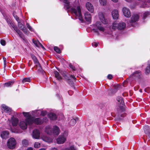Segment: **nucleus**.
Wrapping results in <instances>:
<instances>
[{
	"mask_svg": "<svg viewBox=\"0 0 150 150\" xmlns=\"http://www.w3.org/2000/svg\"><path fill=\"white\" fill-rule=\"evenodd\" d=\"M64 3V7L66 10L71 8V11L72 13H74L75 15L78 17L79 19L81 22L83 21L81 14L80 7L78 6L76 7V9L70 6V3L68 0H62Z\"/></svg>",
	"mask_w": 150,
	"mask_h": 150,
	"instance_id": "1",
	"label": "nucleus"
},
{
	"mask_svg": "<svg viewBox=\"0 0 150 150\" xmlns=\"http://www.w3.org/2000/svg\"><path fill=\"white\" fill-rule=\"evenodd\" d=\"M6 20L9 26L11 29L13 28L19 35V37L23 40H24V36L22 32L17 28L15 25L14 24L12 23L10 19L8 18H7Z\"/></svg>",
	"mask_w": 150,
	"mask_h": 150,
	"instance_id": "2",
	"label": "nucleus"
},
{
	"mask_svg": "<svg viewBox=\"0 0 150 150\" xmlns=\"http://www.w3.org/2000/svg\"><path fill=\"white\" fill-rule=\"evenodd\" d=\"M11 118L12 119V124L13 126V127L11 128V131L15 133H21L22 131L19 130L18 128L16 127L18 123V119L17 118H14L13 116H12Z\"/></svg>",
	"mask_w": 150,
	"mask_h": 150,
	"instance_id": "3",
	"label": "nucleus"
},
{
	"mask_svg": "<svg viewBox=\"0 0 150 150\" xmlns=\"http://www.w3.org/2000/svg\"><path fill=\"white\" fill-rule=\"evenodd\" d=\"M125 27L126 24L124 22L117 23L116 22H115L112 24V28L113 29L117 28L119 30H122L124 29Z\"/></svg>",
	"mask_w": 150,
	"mask_h": 150,
	"instance_id": "4",
	"label": "nucleus"
},
{
	"mask_svg": "<svg viewBox=\"0 0 150 150\" xmlns=\"http://www.w3.org/2000/svg\"><path fill=\"white\" fill-rule=\"evenodd\" d=\"M139 16L137 14L133 15L131 18V20L129 21V23L133 27H135V25L137 23L136 22L138 21Z\"/></svg>",
	"mask_w": 150,
	"mask_h": 150,
	"instance_id": "5",
	"label": "nucleus"
},
{
	"mask_svg": "<svg viewBox=\"0 0 150 150\" xmlns=\"http://www.w3.org/2000/svg\"><path fill=\"white\" fill-rule=\"evenodd\" d=\"M16 144L15 139L13 138L9 139L7 142V145L9 148L13 149L15 147Z\"/></svg>",
	"mask_w": 150,
	"mask_h": 150,
	"instance_id": "6",
	"label": "nucleus"
},
{
	"mask_svg": "<svg viewBox=\"0 0 150 150\" xmlns=\"http://www.w3.org/2000/svg\"><path fill=\"white\" fill-rule=\"evenodd\" d=\"M117 111L118 115L116 117V119L117 120H122V118H121V117H124L125 116V115L124 114H122L120 115L119 114L120 113L124 110V108L123 107L120 106L119 107V108H117Z\"/></svg>",
	"mask_w": 150,
	"mask_h": 150,
	"instance_id": "7",
	"label": "nucleus"
},
{
	"mask_svg": "<svg viewBox=\"0 0 150 150\" xmlns=\"http://www.w3.org/2000/svg\"><path fill=\"white\" fill-rule=\"evenodd\" d=\"M23 114L24 117H26L25 121L29 124L30 121L33 120V117L31 116L28 112H23Z\"/></svg>",
	"mask_w": 150,
	"mask_h": 150,
	"instance_id": "8",
	"label": "nucleus"
},
{
	"mask_svg": "<svg viewBox=\"0 0 150 150\" xmlns=\"http://www.w3.org/2000/svg\"><path fill=\"white\" fill-rule=\"evenodd\" d=\"M18 27L26 35H28L29 32L27 30L25 26L20 21L18 22Z\"/></svg>",
	"mask_w": 150,
	"mask_h": 150,
	"instance_id": "9",
	"label": "nucleus"
},
{
	"mask_svg": "<svg viewBox=\"0 0 150 150\" xmlns=\"http://www.w3.org/2000/svg\"><path fill=\"white\" fill-rule=\"evenodd\" d=\"M122 12L124 15L126 17L129 18L131 16V13L129 9L125 7L122 8Z\"/></svg>",
	"mask_w": 150,
	"mask_h": 150,
	"instance_id": "10",
	"label": "nucleus"
},
{
	"mask_svg": "<svg viewBox=\"0 0 150 150\" xmlns=\"http://www.w3.org/2000/svg\"><path fill=\"white\" fill-rule=\"evenodd\" d=\"M33 120L30 121L29 125L31 124L34 123L37 125L41 124H42V118H35L33 117Z\"/></svg>",
	"mask_w": 150,
	"mask_h": 150,
	"instance_id": "11",
	"label": "nucleus"
},
{
	"mask_svg": "<svg viewBox=\"0 0 150 150\" xmlns=\"http://www.w3.org/2000/svg\"><path fill=\"white\" fill-rule=\"evenodd\" d=\"M40 132L37 129H35L33 132V137L35 139H38L40 137Z\"/></svg>",
	"mask_w": 150,
	"mask_h": 150,
	"instance_id": "12",
	"label": "nucleus"
},
{
	"mask_svg": "<svg viewBox=\"0 0 150 150\" xmlns=\"http://www.w3.org/2000/svg\"><path fill=\"white\" fill-rule=\"evenodd\" d=\"M1 107L2 108V110H3L5 112L8 113L9 115L11 114L12 110L9 107L6 105L4 104L2 105Z\"/></svg>",
	"mask_w": 150,
	"mask_h": 150,
	"instance_id": "13",
	"label": "nucleus"
},
{
	"mask_svg": "<svg viewBox=\"0 0 150 150\" xmlns=\"http://www.w3.org/2000/svg\"><path fill=\"white\" fill-rule=\"evenodd\" d=\"M29 124L25 120L21 121L19 123V126L21 128L23 129H25L27 128L28 125Z\"/></svg>",
	"mask_w": 150,
	"mask_h": 150,
	"instance_id": "14",
	"label": "nucleus"
},
{
	"mask_svg": "<svg viewBox=\"0 0 150 150\" xmlns=\"http://www.w3.org/2000/svg\"><path fill=\"white\" fill-rule=\"evenodd\" d=\"M99 17L102 23L104 24H107V21L105 18L104 15L102 13L100 12L98 13Z\"/></svg>",
	"mask_w": 150,
	"mask_h": 150,
	"instance_id": "15",
	"label": "nucleus"
},
{
	"mask_svg": "<svg viewBox=\"0 0 150 150\" xmlns=\"http://www.w3.org/2000/svg\"><path fill=\"white\" fill-rule=\"evenodd\" d=\"M86 7L88 10L91 13L93 12L94 8L92 4L89 2H87L86 4Z\"/></svg>",
	"mask_w": 150,
	"mask_h": 150,
	"instance_id": "16",
	"label": "nucleus"
},
{
	"mask_svg": "<svg viewBox=\"0 0 150 150\" xmlns=\"http://www.w3.org/2000/svg\"><path fill=\"white\" fill-rule=\"evenodd\" d=\"M66 138L62 135L59 136L57 139V143L58 144H62L66 140Z\"/></svg>",
	"mask_w": 150,
	"mask_h": 150,
	"instance_id": "17",
	"label": "nucleus"
},
{
	"mask_svg": "<svg viewBox=\"0 0 150 150\" xmlns=\"http://www.w3.org/2000/svg\"><path fill=\"white\" fill-rule=\"evenodd\" d=\"M141 75V73L140 71H136L132 74L130 75V76L139 78L140 77Z\"/></svg>",
	"mask_w": 150,
	"mask_h": 150,
	"instance_id": "18",
	"label": "nucleus"
},
{
	"mask_svg": "<svg viewBox=\"0 0 150 150\" xmlns=\"http://www.w3.org/2000/svg\"><path fill=\"white\" fill-rule=\"evenodd\" d=\"M84 17L86 20L88 22H91V17L90 13L88 12H86L84 13Z\"/></svg>",
	"mask_w": 150,
	"mask_h": 150,
	"instance_id": "19",
	"label": "nucleus"
},
{
	"mask_svg": "<svg viewBox=\"0 0 150 150\" xmlns=\"http://www.w3.org/2000/svg\"><path fill=\"white\" fill-rule=\"evenodd\" d=\"M36 66L37 69V73L38 74L41 73L43 74L44 71L42 70L40 64L39 63L38 64H37L36 65Z\"/></svg>",
	"mask_w": 150,
	"mask_h": 150,
	"instance_id": "20",
	"label": "nucleus"
},
{
	"mask_svg": "<svg viewBox=\"0 0 150 150\" xmlns=\"http://www.w3.org/2000/svg\"><path fill=\"white\" fill-rule=\"evenodd\" d=\"M94 25L97 27L98 29L100 31H104L105 29L103 27L101 26V24L100 22H97Z\"/></svg>",
	"mask_w": 150,
	"mask_h": 150,
	"instance_id": "21",
	"label": "nucleus"
},
{
	"mask_svg": "<svg viewBox=\"0 0 150 150\" xmlns=\"http://www.w3.org/2000/svg\"><path fill=\"white\" fill-rule=\"evenodd\" d=\"M144 129L145 134L147 135L149 137L150 136V128L149 126L147 125H145L144 126Z\"/></svg>",
	"mask_w": 150,
	"mask_h": 150,
	"instance_id": "22",
	"label": "nucleus"
},
{
	"mask_svg": "<svg viewBox=\"0 0 150 150\" xmlns=\"http://www.w3.org/2000/svg\"><path fill=\"white\" fill-rule=\"evenodd\" d=\"M112 16L114 19H117L119 17L118 11L117 10H114L112 12Z\"/></svg>",
	"mask_w": 150,
	"mask_h": 150,
	"instance_id": "23",
	"label": "nucleus"
},
{
	"mask_svg": "<svg viewBox=\"0 0 150 150\" xmlns=\"http://www.w3.org/2000/svg\"><path fill=\"white\" fill-rule=\"evenodd\" d=\"M9 135L8 132L7 131H4L1 133V136L3 139H6Z\"/></svg>",
	"mask_w": 150,
	"mask_h": 150,
	"instance_id": "24",
	"label": "nucleus"
},
{
	"mask_svg": "<svg viewBox=\"0 0 150 150\" xmlns=\"http://www.w3.org/2000/svg\"><path fill=\"white\" fill-rule=\"evenodd\" d=\"M59 129L57 126H54L53 129V133L55 135H58L59 134Z\"/></svg>",
	"mask_w": 150,
	"mask_h": 150,
	"instance_id": "25",
	"label": "nucleus"
},
{
	"mask_svg": "<svg viewBox=\"0 0 150 150\" xmlns=\"http://www.w3.org/2000/svg\"><path fill=\"white\" fill-rule=\"evenodd\" d=\"M48 116L52 120H54L56 119L57 117L56 114L53 112H50L48 115Z\"/></svg>",
	"mask_w": 150,
	"mask_h": 150,
	"instance_id": "26",
	"label": "nucleus"
},
{
	"mask_svg": "<svg viewBox=\"0 0 150 150\" xmlns=\"http://www.w3.org/2000/svg\"><path fill=\"white\" fill-rule=\"evenodd\" d=\"M31 57L32 59H33V61L34 63L36 65L37 64H38L40 63L38 62V59L34 54H31Z\"/></svg>",
	"mask_w": 150,
	"mask_h": 150,
	"instance_id": "27",
	"label": "nucleus"
},
{
	"mask_svg": "<svg viewBox=\"0 0 150 150\" xmlns=\"http://www.w3.org/2000/svg\"><path fill=\"white\" fill-rule=\"evenodd\" d=\"M54 74L55 76L58 80L60 81L62 80V77L57 71H54Z\"/></svg>",
	"mask_w": 150,
	"mask_h": 150,
	"instance_id": "28",
	"label": "nucleus"
},
{
	"mask_svg": "<svg viewBox=\"0 0 150 150\" xmlns=\"http://www.w3.org/2000/svg\"><path fill=\"white\" fill-rule=\"evenodd\" d=\"M78 118H76V119H71L70 121L69 125L70 126H74L76 123V120H78Z\"/></svg>",
	"mask_w": 150,
	"mask_h": 150,
	"instance_id": "29",
	"label": "nucleus"
},
{
	"mask_svg": "<svg viewBox=\"0 0 150 150\" xmlns=\"http://www.w3.org/2000/svg\"><path fill=\"white\" fill-rule=\"evenodd\" d=\"M14 82V81H10L4 84V86L7 87H11L13 84Z\"/></svg>",
	"mask_w": 150,
	"mask_h": 150,
	"instance_id": "30",
	"label": "nucleus"
},
{
	"mask_svg": "<svg viewBox=\"0 0 150 150\" xmlns=\"http://www.w3.org/2000/svg\"><path fill=\"white\" fill-rule=\"evenodd\" d=\"M42 139L47 142H50L52 141L51 139L47 136L43 137H42Z\"/></svg>",
	"mask_w": 150,
	"mask_h": 150,
	"instance_id": "31",
	"label": "nucleus"
},
{
	"mask_svg": "<svg viewBox=\"0 0 150 150\" xmlns=\"http://www.w3.org/2000/svg\"><path fill=\"white\" fill-rule=\"evenodd\" d=\"M144 4H143L144 7H149L150 4V0H144Z\"/></svg>",
	"mask_w": 150,
	"mask_h": 150,
	"instance_id": "32",
	"label": "nucleus"
},
{
	"mask_svg": "<svg viewBox=\"0 0 150 150\" xmlns=\"http://www.w3.org/2000/svg\"><path fill=\"white\" fill-rule=\"evenodd\" d=\"M30 82V78H25L23 79L22 81V82L23 83H26L27 82Z\"/></svg>",
	"mask_w": 150,
	"mask_h": 150,
	"instance_id": "33",
	"label": "nucleus"
},
{
	"mask_svg": "<svg viewBox=\"0 0 150 150\" xmlns=\"http://www.w3.org/2000/svg\"><path fill=\"white\" fill-rule=\"evenodd\" d=\"M150 72V64H148L145 69V73L146 74H149Z\"/></svg>",
	"mask_w": 150,
	"mask_h": 150,
	"instance_id": "34",
	"label": "nucleus"
},
{
	"mask_svg": "<svg viewBox=\"0 0 150 150\" xmlns=\"http://www.w3.org/2000/svg\"><path fill=\"white\" fill-rule=\"evenodd\" d=\"M54 50L57 53H60L61 52V51L59 47L55 46L54 48Z\"/></svg>",
	"mask_w": 150,
	"mask_h": 150,
	"instance_id": "35",
	"label": "nucleus"
},
{
	"mask_svg": "<svg viewBox=\"0 0 150 150\" xmlns=\"http://www.w3.org/2000/svg\"><path fill=\"white\" fill-rule=\"evenodd\" d=\"M117 100L120 103V104H123L124 103L123 100H122V98L121 97L117 98Z\"/></svg>",
	"mask_w": 150,
	"mask_h": 150,
	"instance_id": "36",
	"label": "nucleus"
},
{
	"mask_svg": "<svg viewBox=\"0 0 150 150\" xmlns=\"http://www.w3.org/2000/svg\"><path fill=\"white\" fill-rule=\"evenodd\" d=\"M116 89L115 88L114 89H113L112 88L109 89L108 90V93H109L110 94H112L113 93H115L116 92Z\"/></svg>",
	"mask_w": 150,
	"mask_h": 150,
	"instance_id": "37",
	"label": "nucleus"
},
{
	"mask_svg": "<svg viewBox=\"0 0 150 150\" xmlns=\"http://www.w3.org/2000/svg\"><path fill=\"white\" fill-rule=\"evenodd\" d=\"M99 2L101 5L103 6L105 5L106 4V0H99Z\"/></svg>",
	"mask_w": 150,
	"mask_h": 150,
	"instance_id": "38",
	"label": "nucleus"
},
{
	"mask_svg": "<svg viewBox=\"0 0 150 150\" xmlns=\"http://www.w3.org/2000/svg\"><path fill=\"white\" fill-rule=\"evenodd\" d=\"M34 44L35 45L38 47H40V43L39 42V41H37L36 40L34 41L33 42Z\"/></svg>",
	"mask_w": 150,
	"mask_h": 150,
	"instance_id": "39",
	"label": "nucleus"
},
{
	"mask_svg": "<svg viewBox=\"0 0 150 150\" xmlns=\"http://www.w3.org/2000/svg\"><path fill=\"white\" fill-rule=\"evenodd\" d=\"M64 150H76L74 146H71L69 147L65 148Z\"/></svg>",
	"mask_w": 150,
	"mask_h": 150,
	"instance_id": "40",
	"label": "nucleus"
},
{
	"mask_svg": "<svg viewBox=\"0 0 150 150\" xmlns=\"http://www.w3.org/2000/svg\"><path fill=\"white\" fill-rule=\"evenodd\" d=\"M68 83L71 86H74V83L73 82L71 81L70 79L69 81H67Z\"/></svg>",
	"mask_w": 150,
	"mask_h": 150,
	"instance_id": "41",
	"label": "nucleus"
},
{
	"mask_svg": "<svg viewBox=\"0 0 150 150\" xmlns=\"http://www.w3.org/2000/svg\"><path fill=\"white\" fill-rule=\"evenodd\" d=\"M40 144L39 142H35L34 145V147L35 148H38L40 146Z\"/></svg>",
	"mask_w": 150,
	"mask_h": 150,
	"instance_id": "42",
	"label": "nucleus"
},
{
	"mask_svg": "<svg viewBox=\"0 0 150 150\" xmlns=\"http://www.w3.org/2000/svg\"><path fill=\"white\" fill-rule=\"evenodd\" d=\"M13 14L15 18L18 22L20 21L19 17L16 15H15L14 12L13 13Z\"/></svg>",
	"mask_w": 150,
	"mask_h": 150,
	"instance_id": "43",
	"label": "nucleus"
},
{
	"mask_svg": "<svg viewBox=\"0 0 150 150\" xmlns=\"http://www.w3.org/2000/svg\"><path fill=\"white\" fill-rule=\"evenodd\" d=\"M22 144L24 146H27L28 144V142L27 140L24 139L22 141Z\"/></svg>",
	"mask_w": 150,
	"mask_h": 150,
	"instance_id": "44",
	"label": "nucleus"
},
{
	"mask_svg": "<svg viewBox=\"0 0 150 150\" xmlns=\"http://www.w3.org/2000/svg\"><path fill=\"white\" fill-rule=\"evenodd\" d=\"M26 25L30 31H33V28L28 23H26Z\"/></svg>",
	"mask_w": 150,
	"mask_h": 150,
	"instance_id": "45",
	"label": "nucleus"
},
{
	"mask_svg": "<svg viewBox=\"0 0 150 150\" xmlns=\"http://www.w3.org/2000/svg\"><path fill=\"white\" fill-rule=\"evenodd\" d=\"M149 12H145L144 15L143 16V18L144 19L147 17V16L149 15Z\"/></svg>",
	"mask_w": 150,
	"mask_h": 150,
	"instance_id": "46",
	"label": "nucleus"
},
{
	"mask_svg": "<svg viewBox=\"0 0 150 150\" xmlns=\"http://www.w3.org/2000/svg\"><path fill=\"white\" fill-rule=\"evenodd\" d=\"M47 113V112L46 111H42L41 112V115L42 116H45L46 115Z\"/></svg>",
	"mask_w": 150,
	"mask_h": 150,
	"instance_id": "47",
	"label": "nucleus"
},
{
	"mask_svg": "<svg viewBox=\"0 0 150 150\" xmlns=\"http://www.w3.org/2000/svg\"><path fill=\"white\" fill-rule=\"evenodd\" d=\"M42 123L44 122H46L48 121L47 118V117H45L42 119Z\"/></svg>",
	"mask_w": 150,
	"mask_h": 150,
	"instance_id": "48",
	"label": "nucleus"
},
{
	"mask_svg": "<svg viewBox=\"0 0 150 150\" xmlns=\"http://www.w3.org/2000/svg\"><path fill=\"white\" fill-rule=\"evenodd\" d=\"M0 42L1 45L3 46H4L6 45L5 41L4 40H1Z\"/></svg>",
	"mask_w": 150,
	"mask_h": 150,
	"instance_id": "49",
	"label": "nucleus"
},
{
	"mask_svg": "<svg viewBox=\"0 0 150 150\" xmlns=\"http://www.w3.org/2000/svg\"><path fill=\"white\" fill-rule=\"evenodd\" d=\"M68 132L67 131H65L63 134V135L64 137H67L68 136Z\"/></svg>",
	"mask_w": 150,
	"mask_h": 150,
	"instance_id": "50",
	"label": "nucleus"
},
{
	"mask_svg": "<svg viewBox=\"0 0 150 150\" xmlns=\"http://www.w3.org/2000/svg\"><path fill=\"white\" fill-rule=\"evenodd\" d=\"M69 67L72 69L73 70H75V67L73 66L71 64H70L69 65Z\"/></svg>",
	"mask_w": 150,
	"mask_h": 150,
	"instance_id": "51",
	"label": "nucleus"
},
{
	"mask_svg": "<svg viewBox=\"0 0 150 150\" xmlns=\"http://www.w3.org/2000/svg\"><path fill=\"white\" fill-rule=\"evenodd\" d=\"M98 43L93 42L92 43V45L93 47H96L98 45Z\"/></svg>",
	"mask_w": 150,
	"mask_h": 150,
	"instance_id": "52",
	"label": "nucleus"
},
{
	"mask_svg": "<svg viewBox=\"0 0 150 150\" xmlns=\"http://www.w3.org/2000/svg\"><path fill=\"white\" fill-rule=\"evenodd\" d=\"M64 77L65 78V79L67 81H69V80L70 79L69 76L66 74L64 75Z\"/></svg>",
	"mask_w": 150,
	"mask_h": 150,
	"instance_id": "53",
	"label": "nucleus"
},
{
	"mask_svg": "<svg viewBox=\"0 0 150 150\" xmlns=\"http://www.w3.org/2000/svg\"><path fill=\"white\" fill-rule=\"evenodd\" d=\"M51 131V130L50 129H45V131L48 134H50V132H49V131Z\"/></svg>",
	"mask_w": 150,
	"mask_h": 150,
	"instance_id": "54",
	"label": "nucleus"
},
{
	"mask_svg": "<svg viewBox=\"0 0 150 150\" xmlns=\"http://www.w3.org/2000/svg\"><path fill=\"white\" fill-rule=\"evenodd\" d=\"M107 77L109 79H111L112 78V75L110 74L108 75Z\"/></svg>",
	"mask_w": 150,
	"mask_h": 150,
	"instance_id": "55",
	"label": "nucleus"
},
{
	"mask_svg": "<svg viewBox=\"0 0 150 150\" xmlns=\"http://www.w3.org/2000/svg\"><path fill=\"white\" fill-rule=\"evenodd\" d=\"M144 90L146 92L148 93H149V88H146Z\"/></svg>",
	"mask_w": 150,
	"mask_h": 150,
	"instance_id": "56",
	"label": "nucleus"
},
{
	"mask_svg": "<svg viewBox=\"0 0 150 150\" xmlns=\"http://www.w3.org/2000/svg\"><path fill=\"white\" fill-rule=\"evenodd\" d=\"M70 76L74 81H76V78L74 75H71Z\"/></svg>",
	"mask_w": 150,
	"mask_h": 150,
	"instance_id": "57",
	"label": "nucleus"
},
{
	"mask_svg": "<svg viewBox=\"0 0 150 150\" xmlns=\"http://www.w3.org/2000/svg\"><path fill=\"white\" fill-rule=\"evenodd\" d=\"M68 93H69V95H71L72 94V93H73V91H68Z\"/></svg>",
	"mask_w": 150,
	"mask_h": 150,
	"instance_id": "58",
	"label": "nucleus"
},
{
	"mask_svg": "<svg viewBox=\"0 0 150 150\" xmlns=\"http://www.w3.org/2000/svg\"><path fill=\"white\" fill-rule=\"evenodd\" d=\"M40 46L43 50L45 49V48L43 46V45L40 43Z\"/></svg>",
	"mask_w": 150,
	"mask_h": 150,
	"instance_id": "59",
	"label": "nucleus"
},
{
	"mask_svg": "<svg viewBox=\"0 0 150 150\" xmlns=\"http://www.w3.org/2000/svg\"><path fill=\"white\" fill-rule=\"evenodd\" d=\"M93 30L95 31V32H98V30L97 29H95V28H93Z\"/></svg>",
	"mask_w": 150,
	"mask_h": 150,
	"instance_id": "60",
	"label": "nucleus"
},
{
	"mask_svg": "<svg viewBox=\"0 0 150 150\" xmlns=\"http://www.w3.org/2000/svg\"><path fill=\"white\" fill-rule=\"evenodd\" d=\"M26 150H33V148L32 147H30L28 148Z\"/></svg>",
	"mask_w": 150,
	"mask_h": 150,
	"instance_id": "61",
	"label": "nucleus"
},
{
	"mask_svg": "<svg viewBox=\"0 0 150 150\" xmlns=\"http://www.w3.org/2000/svg\"><path fill=\"white\" fill-rule=\"evenodd\" d=\"M3 60H4V62H6V58L4 57L3 58Z\"/></svg>",
	"mask_w": 150,
	"mask_h": 150,
	"instance_id": "62",
	"label": "nucleus"
},
{
	"mask_svg": "<svg viewBox=\"0 0 150 150\" xmlns=\"http://www.w3.org/2000/svg\"><path fill=\"white\" fill-rule=\"evenodd\" d=\"M2 15L4 17V18L6 19V16L4 13H2Z\"/></svg>",
	"mask_w": 150,
	"mask_h": 150,
	"instance_id": "63",
	"label": "nucleus"
},
{
	"mask_svg": "<svg viewBox=\"0 0 150 150\" xmlns=\"http://www.w3.org/2000/svg\"><path fill=\"white\" fill-rule=\"evenodd\" d=\"M111 0L114 2H117L118 1V0Z\"/></svg>",
	"mask_w": 150,
	"mask_h": 150,
	"instance_id": "64",
	"label": "nucleus"
}]
</instances>
